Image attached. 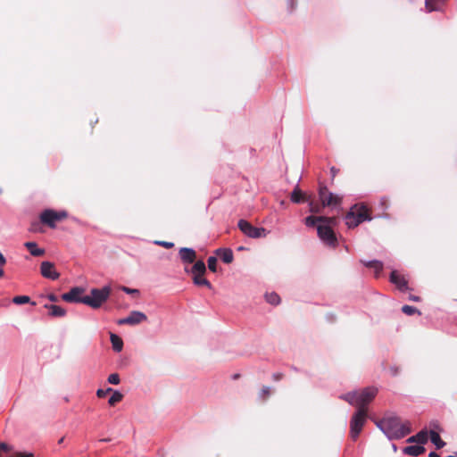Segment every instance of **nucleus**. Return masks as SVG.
I'll use <instances>...</instances> for the list:
<instances>
[{
	"label": "nucleus",
	"instance_id": "f257e3e1",
	"mask_svg": "<svg viewBox=\"0 0 457 457\" xmlns=\"http://www.w3.org/2000/svg\"><path fill=\"white\" fill-rule=\"evenodd\" d=\"M377 425L390 440L401 439L411 432V422H402L401 419L393 413L385 415Z\"/></svg>",
	"mask_w": 457,
	"mask_h": 457
},
{
	"label": "nucleus",
	"instance_id": "f03ea898",
	"mask_svg": "<svg viewBox=\"0 0 457 457\" xmlns=\"http://www.w3.org/2000/svg\"><path fill=\"white\" fill-rule=\"evenodd\" d=\"M369 402H361L356 406V411L350 420V436L353 440H356L361 434L362 428L368 418Z\"/></svg>",
	"mask_w": 457,
	"mask_h": 457
},
{
	"label": "nucleus",
	"instance_id": "7ed1b4c3",
	"mask_svg": "<svg viewBox=\"0 0 457 457\" xmlns=\"http://www.w3.org/2000/svg\"><path fill=\"white\" fill-rule=\"evenodd\" d=\"M111 287L105 286L102 288H93L90 294L83 295L82 303L90 306L93 309H97L107 301L111 295Z\"/></svg>",
	"mask_w": 457,
	"mask_h": 457
},
{
	"label": "nucleus",
	"instance_id": "20e7f679",
	"mask_svg": "<svg viewBox=\"0 0 457 457\" xmlns=\"http://www.w3.org/2000/svg\"><path fill=\"white\" fill-rule=\"evenodd\" d=\"M345 224L348 228H355L364 220H370L368 209L364 205H354L345 215Z\"/></svg>",
	"mask_w": 457,
	"mask_h": 457
},
{
	"label": "nucleus",
	"instance_id": "39448f33",
	"mask_svg": "<svg viewBox=\"0 0 457 457\" xmlns=\"http://www.w3.org/2000/svg\"><path fill=\"white\" fill-rule=\"evenodd\" d=\"M67 217L68 213L65 211H54L52 209H46L41 212L40 221L51 228H54L56 227V222L63 220Z\"/></svg>",
	"mask_w": 457,
	"mask_h": 457
},
{
	"label": "nucleus",
	"instance_id": "423d86ee",
	"mask_svg": "<svg viewBox=\"0 0 457 457\" xmlns=\"http://www.w3.org/2000/svg\"><path fill=\"white\" fill-rule=\"evenodd\" d=\"M378 395V388L370 386L361 391L353 390L342 395L341 400H372Z\"/></svg>",
	"mask_w": 457,
	"mask_h": 457
},
{
	"label": "nucleus",
	"instance_id": "0eeeda50",
	"mask_svg": "<svg viewBox=\"0 0 457 457\" xmlns=\"http://www.w3.org/2000/svg\"><path fill=\"white\" fill-rule=\"evenodd\" d=\"M237 225L239 229L248 237L259 238L266 236L265 228L253 227L245 220H240Z\"/></svg>",
	"mask_w": 457,
	"mask_h": 457
},
{
	"label": "nucleus",
	"instance_id": "6e6552de",
	"mask_svg": "<svg viewBox=\"0 0 457 457\" xmlns=\"http://www.w3.org/2000/svg\"><path fill=\"white\" fill-rule=\"evenodd\" d=\"M319 197L321 201L322 207L337 206L341 203V197L329 192L326 187H320Z\"/></svg>",
	"mask_w": 457,
	"mask_h": 457
},
{
	"label": "nucleus",
	"instance_id": "1a4fd4ad",
	"mask_svg": "<svg viewBox=\"0 0 457 457\" xmlns=\"http://www.w3.org/2000/svg\"><path fill=\"white\" fill-rule=\"evenodd\" d=\"M317 231L319 237L323 243L329 246H336L337 237L332 228L328 225L320 224L317 227Z\"/></svg>",
	"mask_w": 457,
	"mask_h": 457
},
{
	"label": "nucleus",
	"instance_id": "9d476101",
	"mask_svg": "<svg viewBox=\"0 0 457 457\" xmlns=\"http://www.w3.org/2000/svg\"><path fill=\"white\" fill-rule=\"evenodd\" d=\"M147 316L139 311L131 312L127 317L118 320L119 325H137L141 322L146 321Z\"/></svg>",
	"mask_w": 457,
	"mask_h": 457
},
{
	"label": "nucleus",
	"instance_id": "9b49d317",
	"mask_svg": "<svg viewBox=\"0 0 457 457\" xmlns=\"http://www.w3.org/2000/svg\"><path fill=\"white\" fill-rule=\"evenodd\" d=\"M41 275L52 280H56L60 278V273L56 270L55 266L51 262H43L40 265Z\"/></svg>",
	"mask_w": 457,
	"mask_h": 457
},
{
	"label": "nucleus",
	"instance_id": "f8f14e48",
	"mask_svg": "<svg viewBox=\"0 0 457 457\" xmlns=\"http://www.w3.org/2000/svg\"><path fill=\"white\" fill-rule=\"evenodd\" d=\"M84 289L79 287L71 288L69 292L62 295V299L68 303H81Z\"/></svg>",
	"mask_w": 457,
	"mask_h": 457
},
{
	"label": "nucleus",
	"instance_id": "ddd939ff",
	"mask_svg": "<svg viewBox=\"0 0 457 457\" xmlns=\"http://www.w3.org/2000/svg\"><path fill=\"white\" fill-rule=\"evenodd\" d=\"M390 282L396 286L401 291L408 290V282L403 276L396 270H393L390 274Z\"/></svg>",
	"mask_w": 457,
	"mask_h": 457
},
{
	"label": "nucleus",
	"instance_id": "4468645a",
	"mask_svg": "<svg viewBox=\"0 0 457 457\" xmlns=\"http://www.w3.org/2000/svg\"><path fill=\"white\" fill-rule=\"evenodd\" d=\"M179 257L183 262L192 263L195 260L196 253L195 251L192 248L182 247L179 250Z\"/></svg>",
	"mask_w": 457,
	"mask_h": 457
},
{
	"label": "nucleus",
	"instance_id": "2eb2a0df",
	"mask_svg": "<svg viewBox=\"0 0 457 457\" xmlns=\"http://www.w3.org/2000/svg\"><path fill=\"white\" fill-rule=\"evenodd\" d=\"M428 440V432L426 429L420 430L414 436H410L407 439V443H417L420 445H424Z\"/></svg>",
	"mask_w": 457,
	"mask_h": 457
},
{
	"label": "nucleus",
	"instance_id": "dca6fc26",
	"mask_svg": "<svg viewBox=\"0 0 457 457\" xmlns=\"http://www.w3.org/2000/svg\"><path fill=\"white\" fill-rule=\"evenodd\" d=\"M426 451L425 447L422 445H410L406 446L403 449V452L404 454L411 455V456H420L422 453H424Z\"/></svg>",
	"mask_w": 457,
	"mask_h": 457
},
{
	"label": "nucleus",
	"instance_id": "f3484780",
	"mask_svg": "<svg viewBox=\"0 0 457 457\" xmlns=\"http://www.w3.org/2000/svg\"><path fill=\"white\" fill-rule=\"evenodd\" d=\"M44 307L49 310V315L52 317H63L66 314L65 309L59 305L45 304Z\"/></svg>",
	"mask_w": 457,
	"mask_h": 457
},
{
	"label": "nucleus",
	"instance_id": "a211bd4d",
	"mask_svg": "<svg viewBox=\"0 0 457 457\" xmlns=\"http://www.w3.org/2000/svg\"><path fill=\"white\" fill-rule=\"evenodd\" d=\"M217 254L224 263H230L233 261V252L230 249H218Z\"/></svg>",
	"mask_w": 457,
	"mask_h": 457
},
{
	"label": "nucleus",
	"instance_id": "6ab92c4d",
	"mask_svg": "<svg viewBox=\"0 0 457 457\" xmlns=\"http://www.w3.org/2000/svg\"><path fill=\"white\" fill-rule=\"evenodd\" d=\"M206 272V266L203 261H197L195 262L191 269V273L193 276H200L204 275Z\"/></svg>",
	"mask_w": 457,
	"mask_h": 457
},
{
	"label": "nucleus",
	"instance_id": "aec40b11",
	"mask_svg": "<svg viewBox=\"0 0 457 457\" xmlns=\"http://www.w3.org/2000/svg\"><path fill=\"white\" fill-rule=\"evenodd\" d=\"M110 340H111L113 350L117 353H120L123 347L122 339L116 334L111 333Z\"/></svg>",
	"mask_w": 457,
	"mask_h": 457
},
{
	"label": "nucleus",
	"instance_id": "412c9836",
	"mask_svg": "<svg viewBox=\"0 0 457 457\" xmlns=\"http://www.w3.org/2000/svg\"><path fill=\"white\" fill-rule=\"evenodd\" d=\"M24 245L28 250H29L31 255L33 256H41L45 253V250L37 248V245L35 242H26Z\"/></svg>",
	"mask_w": 457,
	"mask_h": 457
},
{
	"label": "nucleus",
	"instance_id": "4be33fe9",
	"mask_svg": "<svg viewBox=\"0 0 457 457\" xmlns=\"http://www.w3.org/2000/svg\"><path fill=\"white\" fill-rule=\"evenodd\" d=\"M431 442L436 445V449H441L445 445V442L442 440L439 434L434 430L429 432Z\"/></svg>",
	"mask_w": 457,
	"mask_h": 457
},
{
	"label": "nucleus",
	"instance_id": "5701e85b",
	"mask_svg": "<svg viewBox=\"0 0 457 457\" xmlns=\"http://www.w3.org/2000/svg\"><path fill=\"white\" fill-rule=\"evenodd\" d=\"M364 265L374 269L376 276H378L383 270V263L377 260L366 262H364Z\"/></svg>",
	"mask_w": 457,
	"mask_h": 457
},
{
	"label": "nucleus",
	"instance_id": "b1692460",
	"mask_svg": "<svg viewBox=\"0 0 457 457\" xmlns=\"http://www.w3.org/2000/svg\"><path fill=\"white\" fill-rule=\"evenodd\" d=\"M193 281L197 286H205L208 288H212L211 283L204 278V275L193 276Z\"/></svg>",
	"mask_w": 457,
	"mask_h": 457
},
{
	"label": "nucleus",
	"instance_id": "393cba45",
	"mask_svg": "<svg viewBox=\"0 0 457 457\" xmlns=\"http://www.w3.org/2000/svg\"><path fill=\"white\" fill-rule=\"evenodd\" d=\"M319 222H320L321 225H328L331 228L332 226H335L337 224V218L319 216Z\"/></svg>",
	"mask_w": 457,
	"mask_h": 457
},
{
	"label": "nucleus",
	"instance_id": "a878e982",
	"mask_svg": "<svg viewBox=\"0 0 457 457\" xmlns=\"http://www.w3.org/2000/svg\"><path fill=\"white\" fill-rule=\"evenodd\" d=\"M265 298L272 305H277L280 303L279 295L274 292L266 294Z\"/></svg>",
	"mask_w": 457,
	"mask_h": 457
},
{
	"label": "nucleus",
	"instance_id": "bb28decb",
	"mask_svg": "<svg viewBox=\"0 0 457 457\" xmlns=\"http://www.w3.org/2000/svg\"><path fill=\"white\" fill-rule=\"evenodd\" d=\"M291 200L292 202L296 204H299L302 201H303V193L298 187L295 188L294 191L292 192Z\"/></svg>",
	"mask_w": 457,
	"mask_h": 457
},
{
	"label": "nucleus",
	"instance_id": "cd10ccee",
	"mask_svg": "<svg viewBox=\"0 0 457 457\" xmlns=\"http://www.w3.org/2000/svg\"><path fill=\"white\" fill-rule=\"evenodd\" d=\"M29 297L27 295H18L12 299V302L16 304H24L29 302Z\"/></svg>",
	"mask_w": 457,
	"mask_h": 457
},
{
	"label": "nucleus",
	"instance_id": "c85d7f7f",
	"mask_svg": "<svg viewBox=\"0 0 457 457\" xmlns=\"http://www.w3.org/2000/svg\"><path fill=\"white\" fill-rule=\"evenodd\" d=\"M402 311L403 313H405L407 315H412L416 312L420 314V312L417 310V308L411 306V305H403L402 308Z\"/></svg>",
	"mask_w": 457,
	"mask_h": 457
},
{
	"label": "nucleus",
	"instance_id": "c756f323",
	"mask_svg": "<svg viewBox=\"0 0 457 457\" xmlns=\"http://www.w3.org/2000/svg\"><path fill=\"white\" fill-rule=\"evenodd\" d=\"M208 268L211 271L215 272L217 270V259L214 256H211L207 261Z\"/></svg>",
	"mask_w": 457,
	"mask_h": 457
},
{
	"label": "nucleus",
	"instance_id": "7c9ffc66",
	"mask_svg": "<svg viewBox=\"0 0 457 457\" xmlns=\"http://www.w3.org/2000/svg\"><path fill=\"white\" fill-rule=\"evenodd\" d=\"M124 397V395L117 390H113L112 392H110L109 395V400H121Z\"/></svg>",
	"mask_w": 457,
	"mask_h": 457
},
{
	"label": "nucleus",
	"instance_id": "2f4dec72",
	"mask_svg": "<svg viewBox=\"0 0 457 457\" xmlns=\"http://www.w3.org/2000/svg\"><path fill=\"white\" fill-rule=\"evenodd\" d=\"M110 392H112V388H111V387H108L106 389H98L96 392V395L99 398L107 397V396H109Z\"/></svg>",
	"mask_w": 457,
	"mask_h": 457
},
{
	"label": "nucleus",
	"instance_id": "473e14b6",
	"mask_svg": "<svg viewBox=\"0 0 457 457\" xmlns=\"http://www.w3.org/2000/svg\"><path fill=\"white\" fill-rule=\"evenodd\" d=\"M317 222H319V217L308 216L305 219V225L308 227H313Z\"/></svg>",
	"mask_w": 457,
	"mask_h": 457
},
{
	"label": "nucleus",
	"instance_id": "72a5a7b5",
	"mask_svg": "<svg viewBox=\"0 0 457 457\" xmlns=\"http://www.w3.org/2000/svg\"><path fill=\"white\" fill-rule=\"evenodd\" d=\"M272 388L270 386H263L262 388V392L260 394V397L265 398L269 397L271 395Z\"/></svg>",
	"mask_w": 457,
	"mask_h": 457
},
{
	"label": "nucleus",
	"instance_id": "f704fd0d",
	"mask_svg": "<svg viewBox=\"0 0 457 457\" xmlns=\"http://www.w3.org/2000/svg\"><path fill=\"white\" fill-rule=\"evenodd\" d=\"M108 382L110 384L117 385L120 383V377L117 373H112L108 377Z\"/></svg>",
	"mask_w": 457,
	"mask_h": 457
},
{
	"label": "nucleus",
	"instance_id": "c9c22d12",
	"mask_svg": "<svg viewBox=\"0 0 457 457\" xmlns=\"http://www.w3.org/2000/svg\"><path fill=\"white\" fill-rule=\"evenodd\" d=\"M310 212H320V206L317 204H314L313 202H310Z\"/></svg>",
	"mask_w": 457,
	"mask_h": 457
},
{
	"label": "nucleus",
	"instance_id": "e433bc0d",
	"mask_svg": "<svg viewBox=\"0 0 457 457\" xmlns=\"http://www.w3.org/2000/svg\"><path fill=\"white\" fill-rule=\"evenodd\" d=\"M157 245H162L165 248H172L174 246V244L172 242H167V241H156Z\"/></svg>",
	"mask_w": 457,
	"mask_h": 457
},
{
	"label": "nucleus",
	"instance_id": "4c0bfd02",
	"mask_svg": "<svg viewBox=\"0 0 457 457\" xmlns=\"http://www.w3.org/2000/svg\"><path fill=\"white\" fill-rule=\"evenodd\" d=\"M426 8L428 9V12L436 10V7L434 5L432 0H426Z\"/></svg>",
	"mask_w": 457,
	"mask_h": 457
},
{
	"label": "nucleus",
	"instance_id": "58836bf2",
	"mask_svg": "<svg viewBox=\"0 0 457 457\" xmlns=\"http://www.w3.org/2000/svg\"><path fill=\"white\" fill-rule=\"evenodd\" d=\"M122 291L127 293V294H138V290L137 289H132V288H129V287H122Z\"/></svg>",
	"mask_w": 457,
	"mask_h": 457
},
{
	"label": "nucleus",
	"instance_id": "ea45409f",
	"mask_svg": "<svg viewBox=\"0 0 457 457\" xmlns=\"http://www.w3.org/2000/svg\"><path fill=\"white\" fill-rule=\"evenodd\" d=\"M6 263V259L4 254L0 252V266L3 267Z\"/></svg>",
	"mask_w": 457,
	"mask_h": 457
},
{
	"label": "nucleus",
	"instance_id": "a19ab883",
	"mask_svg": "<svg viewBox=\"0 0 457 457\" xmlns=\"http://www.w3.org/2000/svg\"><path fill=\"white\" fill-rule=\"evenodd\" d=\"M47 298L51 301V302H57L58 301V297L54 295V294H50L47 295Z\"/></svg>",
	"mask_w": 457,
	"mask_h": 457
},
{
	"label": "nucleus",
	"instance_id": "79ce46f5",
	"mask_svg": "<svg viewBox=\"0 0 457 457\" xmlns=\"http://www.w3.org/2000/svg\"><path fill=\"white\" fill-rule=\"evenodd\" d=\"M409 299L411 301H414V302L420 301V298L419 296H415V295H410Z\"/></svg>",
	"mask_w": 457,
	"mask_h": 457
},
{
	"label": "nucleus",
	"instance_id": "37998d69",
	"mask_svg": "<svg viewBox=\"0 0 457 457\" xmlns=\"http://www.w3.org/2000/svg\"><path fill=\"white\" fill-rule=\"evenodd\" d=\"M428 457H440L439 454H437L435 452H431L429 454H428Z\"/></svg>",
	"mask_w": 457,
	"mask_h": 457
},
{
	"label": "nucleus",
	"instance_id": "c03bdc74",
	"mask_svg": "<svg viewBox=\"0 0 457 457\" xmlns=\"http://www.w3.org/2000/svg\"><path fill=\"white\" fill-rule=\"evenodd\" d=\"M4 277V270L3 268L1 267L0 268V278H2Z\"/></svg>",
	"mask_w": 457,
	"mask_h": 457
},
{
	"label": "nucleus",
	"instance_id": "a18cd8bd",
	"mask_svg": "<svg viewBox=\"0 0 457 457\" xmlns=\"http://www.w3.org/2000/svg\"><path fill=\"white\" fill-rule=\"evenodd\" d=\"M116 403V402H114V401L109 402V403H110V405H111V406H114V403Z\"/></svg>",
	"mask_w": 457,
	"mask_h": 457
},
{
	"label": "nucleus",
	"instance_id": "49530a36",
	"mask_svg": "<svg viewBox=\"0 0 457 457\" xmlns=\"http://www.w3.org/2000/svg\"><path fill=\"white\" fill-rule=\"evenodd\" d=\"M63 441V437H62L60 440H59V444H62Z\"/></svg>",
	"mask_w": 457,
	"mask_h": 457
},
{
	"label": "nucleus",
	"instance_id": "de8ad7c7",
	"mask_svg": "<svg viewBox=\"0 0 457 457\" xmlns=\"http://www.w3.org/2000/svg\"><path fill=\"white\" fill-rule=\"evenodd\" d=\"M102 441H104V442H107V441H109V439H103Z\"/></svg>",
	"mask_w": 457,
	"mask_h": 457
}]
</instances>
